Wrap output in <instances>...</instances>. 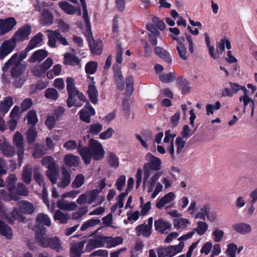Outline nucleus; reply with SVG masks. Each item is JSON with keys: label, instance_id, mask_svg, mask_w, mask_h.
<instances>
[{"label": "nucleus", "instance_id": "obj_1", "mask_svg": "<svg viewBox=\"0 0 257 257\" xmlns=\"http://www.w3.org/2000/svg\"><path fill=\"white\" fill-rule=\"evenodd\" d=\"M146 163L143 169L139 168L136 173V185L138 188L143 182V187L147 190L148 193L152 192L151 197L155 198L163 190V185L159 181L164 173L160 171L162 168V161L150 153L145 156Z\"/></svg>", "mask_w": 257, "mask_h": 257}, {"label": "nucleus", "instance_id": "obj_2", "mask_svg": "<svg viewBox=\"0 0 257 257\" xmlns=\"http://www.w3.org/2000/svg\"><path fill=\"white\" fill-rule=\"evenodd\" d=\"M78 152L86 164H89L92 159L95 160L102 159L105 154L101 144L93 139L89 141L88 147L79 146Z\"/></svg>", "mask_w": 257, "mask_h": 257}, {"label": "nucleus", "instance_id": "obj_3", "mask_svg": "<svg viewBox=\"0 0 257 257\" xmlns=\"http://www.w3.org/2000/svg\"><path fill=\"white\" fill-rule=\"evenodd\" d=\"M18 209L19 211L15 209L11 213V216H8L7 214L6 210L0 202V217L4 219L8 218L11 222H13L15 220L22 222L25 220V218L20 213L31 214L35 210L33 205L26 200L19 202L18 203Z\"/></svg>", "mask_w": 257, "mask_h": 257}, {"label": "nucleus", "instance_id": "obj_4", "mask_svg": "<svg viewBox=\"0 0 257 257\" xmlns=\"http://www.w3.org/2000/svg\"><path fill=\"white\" fill-rule=\"evenodd\" d=\"M42 164L48 168L47 176L53 184L57 183L58 177V170L56 168L54 159L50 156H46L41 160Z\"/></svg>", "mask_w": 257, "mask_h": 257}, {"label": "nucleus", "instance_id": "obj_5", "mask_svg": "<svg viewBox=\"0 0 257 257\" xmlns=\"http://www.w3.org/2000/svg\"><path fill=\"white\" fill-rule=\"evenodd\" d=\"M100 191L98 189H94L86 192L85 193L80 195L76 200L77 204L82 205L84 204H90L98 198V204H101L104 200L103 196H98Z\"/></svg>", "mask_w": 257, "mask_h": 257}, {"label": "nucleus", "instance_id": "obj_6", "mask_svg": "<svg viewBox=\"0 0 257 257\" xmlns=\"http://www.w3.org/2000/svg\"><path fill=\"white\" fill-rule=\"evenodd\" d=\"M31 32V27L28 24H26L19 28L15 33L11 39L17 44L29 39Z\"/></svg>", "mask_w": 257, "mask_h": 257}, {"label": "nucleus", "instance_id": "obj_7", "mask_svg": "<svg viewBox=\"0 0 257 257\" xmlns=\"http://www.w3.org/2000/svg\"><path fill=\"white\" fill-rule=\"evenodd\" d=\"M206 207L205 204L200 206H197V202L195 200L191 201L187 208L188 213L195 219H200L204 217L203 211L205 212Z\"/></svg>", "mask_w": 257, "mask_h": 257}, {"label": "nucleus", "instance_id": "obj_8", "mask_svg": "<svg viewBox=\"0 0 257 257\" xmlns=\"http://www.w3.org/2000/svg\"><path fill=\"white\" fill-rule=\"evenodd\" d=\"M165 135L164 142L168 144L166 147L167 150L170 154L171 158L174 159L175 158V153L174 140L176 137V134H172L170 130H168L165 132Z\"/></svg>", "mask_w": 257, "mask_h": 257}, {"label": "nucleus", "instance_id": "obj_9", "mask_svg": "<svg viewBox=\"0 0 257 257\" xmlns=\"http://www.w3.org/2000/svg\"><path fill=\"white\" fill-rule=\"evenodd\" d=\"M36 240L41 246L47 247L50 245L51 237L45 236L46 228L45 227L36 230Z\"/></svg>", "mask_w": 257, "mask_h": 257}, {"label": "nucleus", "instance_id": "obj_10", "mask_svg": "<svg viewBox=\"0 0 257 257\" xmlns=\"http://www.w3.org/2000/svg\"><path fill=\"white\" fill-rule=\"evenodd\" d=\"M14 144L19 148V150L18 153L19 157V162L20 166L21 165L22 157L24 151V138L21 133L17 132L13 137Z\"/></svg>", "mask_w": 257, "mask_h": 257}, {"label": "nucleus", "instance_id": "obj_11", "mask_svg": "<svg viewBox=\"0 0 257 257\" xmlns=\"http://www.w3.org/2000/svg\"><path fill=\"white\" fill-rule=\"evenodd\" d=\"M16 44L11 39L4 41L0 46V59H3L16 47Z\"/></svg>", "mask_w": 257, "mask_h": 257}, {"label": "nucleus", "instance_id": "obj_12", "mask_svg": "<svg viewBox=\"0 0 257 257\" xmlns=\"http://www.w3.org/2000/svg\"><path fill=\"white\" fill-rule=\"evenodd\" d=\"M1 32L0 35H3L9 32L17 25V21L14 18L10 17L4 20H0Z\"/></svg>", "mask_w": 257, "mask_h": 257}, {"label": "nucleus", "instance_id": "obj_13", "mask_svg": "<svg viewBox=\"0 0 257 257\" xmlns=\"http://www.w3.org/2000/svg\"><path fill=\"white\" fill-rule=\"evenodd\" d=\"M95 114L94 109L89 104L85 106L80 111V119L89 123L90 122V116Z\"/></svg>", "mask_w": 257, "mask_h": 257}, {"label": "nucleus", "instance_id": "obj_14", "mask_svg": "<svg viewBox=\"0 0 257 257\" xmlns=\"http://www.w3.org/2000/svg\"><path fill=\"white\" fill-rule=\"evenodd\" d=\"M103 246H105L106 248H111L115 247L122 243L123 239L120 236H117L113 238L111 236L106 237L101 236Z\"/></svg>", "mask_w": 257, "mask_h": 257}, {"label": "nucleus", "instance_id": "obj_15", "mask_svg": "<svg viewBox=\"0 0 257 257\" xmlns=\"http://www.w3.org/2000/svg\"><path fill=\"white\" fill-rule=\"evenodd\" d=\"M0 150L3 154L7 157H11L15 154L14 147L8 142L7 139L5 138H4L2 140V143L0 145Z\"/></svg>", "mask_w": 257, "mask_h": 257}, {"label": "nucleus", "instance_id": "obj_16", "mask_svg": "<svg viewBox=\"0 0 257 257\" xmlns=\"http://www.w3.org/2000/svg\"><path fill=\"white\" fill-rule=\"evenodd\" d=\"M51 224V221L49 216L43 213H39L36 219V225L34 230L44 227V225L50 226Z\"/></svg>", "mask_w": 257, "mask_h": 257}, {"label": "nucleus", "instance_id": "obj_17", "mask_svg": "<svg viewBox=\"0 0 257 257\" xmlns=\"http://www.w3.org/2000/svg\"><path fill=\"white\" fill-rule=\"evenodd\" d=\"M232 228L234 231L241 235L249 234L252 231L251 226L245 222H238L233 224Z\"/></svg>", "mask_w": 257, "mask_h": 257}, {"label": "nucleus", "instance_id": "obj_18", "mask_svg": "<svg viewBox=\"0 0 257 257\" xmlns=\"http://www.w3.org/2000/svg\"><path fill=\"white\" fill-rule=\"evenodd\" d=\"M176 198V195L173 192H170L160 199L156 204L157 208L161 209Z\"/></svg>", "mask_w": 257, "mask_h": 257}, {"label": "nucleus", "instance_id": "obj_19", "mask_svg": "<svg viewBox=\"0 0 257 257\" xmlns=\"http://www.w3.org/2000/svg\"><path fill=\"white\" fill-rule=\"evenodd\" d=\"M154 225L156 230L162 234L166 233L171 227L170 222L163 219L156 220Z\"/></svg>", "mask_w": 257, "mask_h": 257}, {"label": "nucleus", "instance_id": "obj_20", "mask_svg": "<svg viewBox=\"0 0 257 257\" xmlns=\"http://www.w3.org/2000/svg\"><path fill=\"white\" fill-rule=\"evenodd\" d=\"M114 77L115 83L120 90H123L124 87V82L120 72V67L118 65H115L113 67Z\"/></svg>", "mask_w": 257, "mask_h": 257}, {"label": "nucleus", "instance_id": "obj_21", "mask_svg": "<svg viewBox=\"0 0 257 257\" xmlns=\"http://www.w3.org/2000/svg\"><path fill=\"white\" fill-rule=\"evenodd\" d=\"M230 88H225L221 92V95L223 97H232L240 90L241 85L236 83L229 82Z\"/></svg>", "mask_w": 257, "mask_h": 257}, {"label": "nucleus", "instance_id": "obj_22", "mask_svg": "<svg viewBox=\"0 0 257 257\" xmlns=\"http://www.w3.org/2000/svg\"><path fill=\"white\" fill-rule=\"evenodd\" d=\"M17 180L16 176L14 174L10 175L6 180V187L9 190L11 197L12 199H18L15 193V185Z\"/></svg>", "mask_w": 257, "mask_h": 257}, {"label": "nucleus", "instance_id": "obj_23", "mask_svg": "<svg viewBox=\"0 0 257 257\" xmlns=\"http://www.w3.org/2000/svg\"><path fill=\"white\" fill-rule=\"evenodd\" d=\"M12 66V76L13 77H18L20 76L26 69V66L21 63L16 62H10L9 67Z\"/></svg>", "mask_w": 257, "mask_h": 257}, {"label": "nucleus", "instance_id": "obj_24", "mask_svg": "<svg viewBox=\"0 0 257 257\" xmlns=\"http://www.w3.org/2000/svg\"><path fill=\"white\" fill-rule=\"evenodd\" d=\"M80 158L78 156L72 154L66 155L64 158L65 165L70 167H77L80 163Z\"/></svg>", "mask_w": 257, "mask_h": 257}, {"label": "nucleus", "instance_id": "obj_25", "mask_svg": "<svg viewBox=\"0 0 257 257\" xmlns=\"http://www.w3.org/2000/svg\"><path fill=\"white\" fill-rule=\"evenodd\" d=\"M184 247L183 242H180V243L175 245H170L165 248L166 252L169 257H173L177 253H180L182 251Z\"/></svg>", "mask_w": 257, "mask_h": 257}, {"label": "nucleus", "instance_id": "obj_26", "mask_svg": "<svg viewBox=\"0 0 257 257\" xmlns=\"http://www.w3.org/2000/svg\"><path fill=\"white\" fill-rule=\"evenodd\" d=\"M57 206L61 210L69 211L74 210L77 207V205L75 202H68L63 198L62 199L59 200L57 202Z\"/></svg>", "mask_w": 257, "mask_h": 257}, {"label": "nucleus", "instance_id": "obj_27", "mask_svg": "<svg viewBox=\"0 0 257 257\" xmlns=\"http://www.w3.org/2000/svg\"><path fill=\"white\" fill-rule=\"evenodd\" d=\"M128 195L127 192H122L117 197V201L115 203V204L112 206L111 208V210L112 212H114L116 211L117 208H119V210H118L117 212V215H120L121 213V208L123 207L124 205L123 201L124 200V198L126 197V196Z\"/></svg>", "mask_w": 257, "mask_h": 257}, {"label": "nucleus", "instance_id": "obj_28", "mask_svg": "<svg viewBox=\"0 0 257 257\" xmlns=\"http://www.w3.org/2000/svg\"><path fill=\"white\" fill-rule=\"evenodd\" d=\"M154 50L156 54L165 60L167 63L169 64H171L172 63V57L170 54L166 50L161 47H156Z\"/></svg>", "mask_w": 257, "mask_h": 257}, {"label": "nucleus", "instance_id": "obj_29", "mask_svg": "<svg viewBox=\"0 0 257 257\" xmlns=\"http://www.w3.org/2000/svg\"><path fill=\"white\" fill-rule=\"evenodd\" d=\"M43 35L41 33L36 34L30 41L29 45L26 48V51L29 52L41 44L43 41Z\"/></svg>", "mask_w": 257, "mask_h": 257}, {"label": "nucleus", "instance_id": "obj_30", "mask_svg": "<svg viewBox=\"0 0 257 257\" xmlns=\"http://www.w3.org/2000/svg\"><path fill=\"white\" fill-rule=\"evenodd\" d=\"M84 245V242L83 241L73 244L71 247V257H80Z\"/></svg>", "mask_w": 257, "mask_h": 257}, {"label": "nucleus", "instance_id": "obj_31", "mask_svg": "<svg viewBox=\"0 0 257 257\" xmlns=\"http://www.w3.org/2000/svg\"><path fill=\"white\" fill-rule=\"evenodd\" d=\"M27 52H28L26 51V53H21L20 54L16 53L14 54L11 59L5 64V65L3 68V70L6 71L8 70L9 68L10 62H16L18 63H21V61L27 57Z\"/></svg>", "mask_w": 257, "mask_h": 257}, {"label": "nucleus", "instance_id": "obj_32", "mask_svg": "<svg viewBox=\"0 0 257 257\" xmlns=\"http://www.w3.org/2000/svg\"><path fill=\"white\" fill-rule=\"evenodd\" d=\"M13 104V98L8 96L5 97L0 103V112L4 114L7 113Z\"/></svg>", "mask_w": 257, "mask_h": 257}, {"label": "nucleus", "instance_id": "obj_33", "mask_svg": "<svg viewBox=\"0 0 257 257\" xmlns=\"http://www.w3.org/2000/svg\"><path fill=\"white\" fill-rule=\"evenodd\" d=\"M240 102H242L243 105V113H244L246 111V106L248 104H250V106L251 108V116H252L254 114V111L255 108L254 102L252 98L249 96H240L239 99Z\"/></svg>", "mask_w": 257, "mask_h": 257}, {"label": "nucleus", "instance_id": "obj_34", "mask_svg": "<svg viewBox=\"0 0 257 257\" xmlns=\"http://www.w3.org/2000/svg\"><path fill=\"white\" fill-rule=\"evenodd\" d=\"M48 55V52L43 49L35 51L30 58L31 62H40L45 59Z\"/></svg>", "mask_w": 257, "mask_h": 257}, {"label": "nucleus", "instance_id": "obj_35", "mask_svg": "<svg viewBox=\"0 0 257 257\" xmlns=\"http://www.w3.org/2000/svg\"><path fill=\"white\" fill-rule=\"evenodd\" d=\"M176 50L179 57L183 60L186 61L190 57V53L184 43H180L176 46Z\"/></svg>", "mask_w": 257, "mask_h": 257}, {"label": "nucleus", "instance_id": "obj_36", "mask_svg": "<svg viewBox=\"0 0 257 257\" xmlns=\"http://www.w3.org/2000/svg\"><path fill=\"white\" fill-rule=\"evenodd\" d=\"M103 246L101 236H99L95 239H90L86 246V250L90 251L94 248Z\"/></svg>", "mask_w": 257, "mask_h": 257}, {"label": "nucleus", "instance_id": "obj_37", "mask_svg": "<svg viewBox=\"0 0 257 257\" xmlns=\"http://www.w3.org/2000/svg\"><path fill=\"white\" fill-rule=\"evenodd\" d=\"M136 139L140 141L142 146L145 149H148L149 145L148 142L151 140L153 138V135L151 132H148L145 133L143 136L137 134L136 135Z\"/></svg>", "mask_w": 257, "mask_h": 257}, {"label": "nucleus", "instance_id": "obj_38", "mask_svg": "<svg viewBox=\"0 0 257 257\" xmlns=\"http://www.w3.org/2000/svg\"><path fill=\"white\" fill-rule=\"evenodd\" d=\"M186 141V140L181 137V136H178L176 138L174 145V146H175L176 147V152L175 151V157L178 156L183 152Z\"/></svg>", "mask_w": 257, "mask_h": 257}, {"label": "nucleus", "instance_id": "obj_39", "mask_svg": "<svg viewBox=\"0 0 257 257\" xmlns=\"http://www.w3.org/2000/svg\"><path fill=\"white\" fill-rule=\"evenodd\" d=\"M59 6L65 13L68 15H73L77 11L75 7L65 1L59 2Z\"/></svg>", "mask_w": 257, "mask_h": 257}, {"label": "nucleus", "instance_id": "obj_40", "mask_svg": "<svg viewBox=\"0 0 257 257\" xmlns=\"http://www.w3.org/2000/svg\"><path fill=\"white\" fill-rule=\"evenodd\" d=\"M64 63L70 65H78L79 64L80 60L75 55L70 53H66L64 54Z\"/></svg>", "mask_w": 257, "mask_h": 257}, {"label": "nucleus", "instance_id": "obj_41", "mask_svg": "<svg viewBox=\"0 0 257 257\" xmlns=\"http://www.w3.org/2000/svg\"><path fill=\"white\" fill-rule=\"evenodd\" d=\"M151 230L150 227L146 225L145 224L139 225L136 228L137 235H142L144 237L149 236L152 232Z\"/></svg>", "mask_w": 257, "mask_h": 257}, {"label": "nucleus", "instance_id": "obj_42", "mask_svg": "<svg viewBox=\"0 0 257 257\" xmlns=\"http://www.w3.org/2000/svg\"><path fill=\"white\" fill-rule=\"evenodd\" d=\"M88 97L93 103H96L98 101V91L94 84L89 85L87 90Z\"/></svg>", "mask_w": 257, "mask_h": 257}, {"label": "nucleus", "instance_id": "obj_43", "mask_svg": "<svg viewBox=\"0 0 257 257\" xmlns=\"http://www.w3.org/2000/svg\"><path fill=\"white\" fill-rule=\"evenodd\" d=\"M0 234L8 239L13 237V231L11 227L0 220Z\"/></svg>", "mask_w": 257, "mask_h": 257}, {"label": "nucleus", "instance_id": "obj_44", "mask_svg": "<svg viewBox=\"0 0 257 257\" xmlns=\"http://www.w3.org/2000/svg\"><path fill=\"white\" fill-rule=\"evenodd\" d=\"M53 17L48 10H44L41 14L40 23L44 25H51L53 22Z\"/></svg>", "mask_w": 257, "mask_h": 257}, {"label": "nucleus", "instance_id": "obj_45", "mask_svg": "<svg viewBox=\"0 0 257 257\" xmlns=\"http://www.w3.org/2000/svg\"><path fill=\"white\" fill-rule=\"evenodd\" d=\"M70 216L68 213H65L60 210L55 211L54 218L55 220H58L60 223L66 224L70 219Z\"/></svg>", "mask_w": 257, "mask_h": 257}, {"label": "nucleus", "instance_id": "obj_46", "mask_svg": "<svg viewBox=\"0 0 257 257\" xmlns=\"http://www.w3.org/2000/svg\"><path fill=\"white\" fill-rule=\"evenodd\" d=\"M173 224L174 227L177 229H184L190 224V221L187 218H178L173 220Z\"/></svg>", "mask_w": 257, "mask_h": 257}, {"label": "nucleus", "instance_id": "obj_47", "mask_svg": "<svg viewBox=\"0 0 257 257\" xmlns=\"http://www.w3.org/2000/svg\"><path fill=\"white\" fill-rule=\"evenodd\" d=\"M47 32H48V46L52 48L56 47V41L58 40V35H57V34H58L59 32L57 31L52 30H48Z\"/></svg>", "mask_w": 257, "mask_h": 257}, {"label": "nucleus", "instance_id": "obj_48", "mask_svg": "<svg viewBox=\"0 0 257 257\" xmlns=\"http://www.w3.org/2000/svg\"><path fill=\"white\" fill-rule=\"evenodd\" d=\"M67 89L68 95H69V103H70L71 99L76 91L77 90L75 86L74 81L73 78L68 77L66 80Z\"/></svg>", "mask_w": 257, "mask_h": 257}, {"label": "nucleus", "instance_id": "obj_49", "mask_svg": "<svg viewBox=\"0 0 257 257\" xmlns=\"http://www.w3.org/2000/svg\"><path fill=\"white\" fill-rule=\"evenodd\" d=\"M61 181L58 184V187L64 188L70 183L71 178L69 173L65 169H63L62 174L60 178Z\"/></svg>", "mask_w": 257, "mask_h": 257}, {"label": "nucleus", "instance_id": "obj_50", "mask_svg": "<svg viewBox=\"0 0 257 257\" xmlns=\"http://www.w3.org/2000/svg\"><path fill=\"white\" fill-rule=\"evenodd\" d=\"M100 220L96 218H92L87 220L82 225L81 227V231L88 230L95 225L100 223Z\"/></svg>", "mask_w": 257, "mask_h": 257}, {"label": "nucleus", "instance_id": "obj_51", "mask_svg": "<svg viewBox=\"0 0 257 257\" xmlns=\"http://www.w3.org/2000/svg\"><path fill=\"white\" fill-rule=\"evenodd\" d=\"M205 207H206V211L205 212L203 211L204 217L200 218L202 220H205V217L206 216L207 219L210 222H214L217 219L216 213L214 212L210 211V207L207 204H205Z\"/></svg>", "mask_w": 257, "mask_h": 257}, {"label": "nucleus", "instance_id": "obj_52", "mask_svg": "<svg viewBox=\"0 0 257 257\" xmlns=\"http://www.w3.org/2000/svg\"><path fill=\"white\" fill-rule=\"evenodd\" d=\"M45 96L48 99L55 101L59 97V94L55 89L49 88L45 91Z\"/></svg>", "mask_w": 257, "mask_h": 257}, {"label": "nucleus", "instance_id": "obj_53", "mask_svg": "<svg viewBox=\"0 0 257 257\" xmlns=\"http://www.w3.org/2000/svg\"><path fill=\"white\" fill-rule=\"evenodd\" d=\"M81 3L83 10V18L86 24V26L88 28H90V22L89 18L88 11L87 9V5L85 0H79Z\"/></svg>", "mask_w": 257, "mask_h": 257}, {"label": "nucleus", "instance_id": "obj_54", "mask_svg": "<svg viewBox=\"0 0 257 257\" xmlns=\"http://www.w3.org/2000/svg\"><path fill=\"white\" fill-rule=\"evenodd\" d=\"M23 180L29 184L31 181L32 168L29 165H27L24 168L22 173Z\"/></svg>", "mask_w": 257, "mask_h": 257}, {"label": "nucleus", "instance_id": "obj_55", "mask_svg": "<svg viewBox=\"0 0 257 257\" xmlns=\"http://www.w3.org/2000/svg\"><path fill=\"white\" fill-rule=\"evenodd\" d=\"M26 119L27 120L28 123L33 125H35L38 121L36 111L34 110L29 111L26 116Z\"/></svg>", "mask_w": 257, "mask_h": 257}, {"label": "nucleus", "instance_id": "obj_56", "mask_svg": "<svg viewBox=\"0 0 257 257\" xmlns=\"http://www.w3.org/2000/svg\"><path fill=\"white\" fill-rule=\"evenodd\" d=\"M26 136L27 141L29 143H32L35 141L37 136V132L36 128L34 126H31L26 132Z\"/></svg>", "mask_w": 257, "mask_h": 257}, {"label": "nucleus", "instance_id": "obj_57", "mask_svg": "<svg viewBox=\"0 0 257 257\" xmlns=\"http://www.w3.org/2000/svg\"><path fill=\"white\" fill-rule=\"evenodd\" d=\"M48 247L58 252L60 251L62 249L60 240L56 237H51L50 245Z\"/></svg>", "mask_w": 257, "mask_h": 257}, {"label": "nucleus", "instance_id": "obj_58", "mask_svg": "<svg viewBox=\"0 0 257 257\" xmlns=\"http://www.w3.org/2000/svg\"><path fill=\"white\" fill-rule=\"evenodd\" d=\"M237 249V246L235 243L232 242L227 245L225 253L227 257H235L236 252Z\"/></svg>", "mask_w": 257, "mask_h": 257}, {"label": "nucleus", "instance_id": "obj_59", "mask_svg": "<svg viewBox=\"0 0 257 257\" xmlns=\"http://www.w3.org/2000/svg\"><path fill=\"white\" fill-rule=\"evenodd\" d=\"M196 130V128H195L194 130L192 131L189 125L186 124L183 126V129L181 132V137L183 138V139L187 140L195 133Z\"/></svg>", "mask_w": 257, "mask_h": 257}, {"label": "nucleus", "instance_id": "obj_60", "mask_svg": "<svg viewBox=\"0 0 257 257\" xmlns=\"http://www.w3.org/2000/svg\"><path fill=\"white\" fill-rule=\"evenodd\" d=\"M208 227V225L206 222L199 221L197 222V226L195 229V230L199 235H202L206 232Z\"/></svg>", "mask_w": 257, "mask_h": 257}, {"label": "nucleus", "instance_id": "obj_61", "mask_svg": "<svg viewBox=\"0 0 257 257\" xmlns=\"http://www.w3.org/2000/svg\"><path fill=\"white\" fill-rule=\"evenodd\" d=\"M224 231L219 228H215L212 231V235L213 237V240L216 242H220L222 240L224 236Z\"/></svg>", "mask_w": 257, "mask_h": 257}, {"label": "nucleus", "instance_id": "obj_62", "mask_svg": "<svg viewBox=\"0 0 257 257\" xmlns=\"http://www.w3.org/2000/svg\"><path fill=\"white\" fill-rule=\"evenodd\" d=\"M97 68V63L94 61H90L87 63L85 66V71L88 74H94Z\"/></svg>", "mask_w": 257, "mask_h": 257}, {"label": "nucleus", "instance_id": "obj_63", "mask_svg": "<svg viewBox=\"0 0 257 257\" xmlns=\"http://www.w3.org/2000/svg\"><path fill=\"white\" fill-rule=\"evenodd\" d=\"M102 130V125L100 123L91 124L89 126V132L93 135H97Z\"/></svg>", "mask_w": 257, "mask_h": 257}, {"label": "nucleus", "instance_id": "obj_64", "mask_svg": "<svg viewBox=\"0 0 257 257\" xmlns=\"http://www.w3.org/2000/svg\"><path fill=\"white\" fill-rule=\"evenodd\" d=\"M175 78V73L173 72L164 74L160 76V81L164 83H169L173 81Z\"/></svg>", "mask_w": 257, "mask_h": 257}]
</instances>
